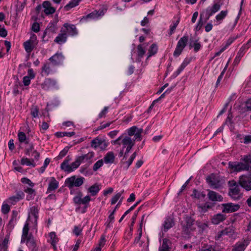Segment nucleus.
Here are the masks:
<instances>
[{
	"label": "nucleus",
	"instance_id": "8",
	"mask_svg": "<svg viewBox=\"0 0 251 251\" xmlns=\"http://www.w3.org/2000/svg\"><path fill=\"white\" fill-rule=\"evenodd\" d=\"M229 168L234 171L240 172L244 170H248L250 165L248 164H244L242 162H229Z\"/></svg>",
	"mask_w": 251,
	"mask_h": 251
},
{
	"label": "nucleus",
	"instance_id": "45",
	"mask_svg": "<svg viewBox=\"0 0 251 251\" xmlns=\"http://www.w3.org/2000/svg\"><path fill=\"white\" fill-rule=\"evenodd\" d=\"M136 156L137 152L135 151L130 157L128 161L124 162V164H126V169H128V168L131 165Z\"/></svg>",
	"mask_w": 251,
	"mask_h": 251
},
{
	"label": "nucleus",
	"instance_id": "20",
	"mask_svg": "<svg viewBox=\"0 0 251 251\" xmlns=\"http://www.w3.org/2000/svg\"><path fill=\"white\" fill-rule=\"evenodd\" d=\"M58 185L59 182L55 179V178L54 177H50L47 193H49L54 191L58 187Z\"/></svg>",
	"mask_w": 251,
	"mask_h": 251
},
{
	"label": "nucleus",
	"instance_id": "23",
	"mask_svg": "<svg viewBox=\"0 0 251 251\" xmlns=\"http://www.w3.org/2000/svg\"><path fill=\"white\" fill-rule=\"evenodd\" d=\"M175 225L173 219L171 217H167L164 221L163 226V231L167 232L170 228L174 226Z\"/></svg>",
	"mask_w": 251,
	"mask_h": 251
},
{
	"label": "nucleus",
	"instance_id": "31",
	"mask_svg": "<svg viewBox=\"0 0 251 251\" xmlns=\"http://www.w3.org/2000/svg\"><path fill=\"white\" fill-rule=\"evenodd\" d=\"M171 243V241L169 239L164 238L162 241V246L159 248V251H169V245Z\"/></svg>",
	"mask_w": 251,
	"mask_h": 251
},
{
	"label": "nucleus",
	"instance_id": "41",
	"mask_svg": "<svg viewBox=\"0 0 251 251\" xmlns=\"http://www.w3.org/2000/svg\"><path fill=\"white\" fill-rule=\"evenodd\" d=\"M194 220L191 217H187L186 219V225L185 227L188 230L191 229L192 226L194 225Z\"/></svg>",
	"mask_w": 251,
	"mask_h": 251
},
{
	"label": "nucleus",
	"instance_id": "24",
	"mask_svg": "<svg viewBox=\"0 0 251 251\" xmlns=\"http://www.w3.org/2000/svg\"><path fill=\"white\" fill-rule=\"evenodd\" d=\"M122 143L123 145V149L127 147H130L132 148L135 144V140H133L131 138L127 136H126L122 141Z\"/></svg>",
	"mask_w": 251,
	"mask_h": 251
},
{
	"label": "nucleus",
	"instance_id": "40",
	"mask_svg": "<svg viewBox=\"0 0 251 251\" xmlns=\"http://www.w3.org/2000/svg\"><path fill=\"white\" fill-rule=\"evenodd\" d=\"M24 46L27 52L30 53L33 50V46L30 40L27 41L24 43Z\"/></svg>",
	"mask_w": 251,
	"mask_h": 251
},
{
	"label": "nucleus",
	"instance_id": "49",
	"mask_svg": "<svg viewBox=\"0 0 251 251\" xmlns=\"http://www.w3.org/2000/svg\"><path fill=\"white\" fill-rule=\"evenodd\" d=\"M103 164V161L102 159H100L96 162L93 166V170L94 171H97L100 168Z\"/></svg>",
	"mask_w": 251,
	"mask_h": 251
},
{
	"label": "nucleus",
	"instance_id": "30",
	"mask_svg": "<svg viewBox=\"0 0 251 251\" xmlns=\"http://www.w3.org/2000/svg\"><path fill=\"white\" fill-rule=\"evenodd\" d=\"M146 50L143 48L142 45L141 44L137 46V55L138 57L137 59V61L140 62L141 61V59L143 58V56L145 54Z\"/></svg>",
	"mask_w": 251,
	"mask_h": 251
},
{
	"label": "nucleus",
	"instance_id": "46",
	"mask_svg": "<svg viewBox=\"0 0 251 251\" xmlns=\"http://www.w3.org/2000/svg\"><path fill=\"white\" fill-rule=\"evenodd\" d=\"M124 190H122L120 192L117 193L115 195H114L111 199V204H114L116 203V202L118 201V200L120 198L122 194L124 193Z\"/></svg>",
	"mask_w": 251,
	"mask_h": 251
},
{
	"label": "nucleus",
	"instance_id": "13",
	"mask_svg": "<svg viewBox=\"0 0 251 251\" xmlns=\"http://www.w3.org/2000/svg\"><path fill=\"white\" fill-rule=\"evenodd\" d=\"M63 26L65 28V29L64 30H65L66 33L67 32L68 35L74 36L78 34V32L75 25L65 23L63 25Z\"/></svg>",
	"mask_w": 251,
	"mask_h": 251
},
{
	"label": "nucleus",
	"instance_id": "35",
	"mask_svg": "<svg viewBox=\"0 0 251 251\" xmlns=\"http://www.w3.org/2000/svg\"><path fill=\"white\" fill-rule=\"evenodd\" d=\"M192 196L197 199H201L204 198L206 196V195L204 192L199 191L195 189L193 190Z\"/></svg>",
	"mask_w": 251,
	"mask_h": 251
},
{
	"label": "nucleus",
	"instance_id": "16",
	"mask_svg": "<svg viewBox=\"0 0 251 251\" xmlns=\"http://www.w3.org/2000/svg\"><path fill=\"white\" fill-rule=\"evenodd\" d=\"M81 163L82 162L80 159H79V157H77L75 161L71 163V165L65 167L66 169L64 171L68 173H71L74 170L77 169Z\"/></svg>",
	"mask_w": 251,
	"mask_h": 251
},
{
	"label": "nucleus",
	"instance_id": "62",
	"mask_svg": "<svg viewBox=\"0 0 251 251\" xmlns=\"http://www.w3.org/2000/svg\"><path fill=\"white\" fill-rule=\"evenodd\" d=\"M82 229L77 226H75L74 229L73 230V233L77 236L80 235L81 234Z\"/></svg>",
	"mask_w": 251,
	"mask_h": 251
},
{
	"label": "nucleus",
	"instance_id": "18",
	"mask_svg": "<svg viewBox=\"0 0 251 251\" xmlns=\"http://www.w3.org/2000/svg\"><path fill=\"white\" fill-rule=\"evenodd\" d=\"M60 32L54 39V42L58 44H62L66 42L67 38V35L65 30H63L61 29Z\"/></svg>",
	"mask_w": 251,
	"mask_h": 251
},
{
	"label": "nucleus",
	"instance_id": "43",
	"mask_svg": "<svg viewBox=\"0 0 251 251\" xmlns=\"http://www.w3.org/2000/svg\"><path fill=\"white\" fill-rule=\"evenodd\" d=\"M9 235H6L5 237V238L3 240L2 244L0 245V247H1V250H2L3 251H7V244L9 241Z\"/></svg>",
	"mask_w": 251,
	"mask_h": 251
},
{
	"label": "nucleus",
	"instance_id": "17",
	"mask_svg": "<svg viewBox=\"0 0 251 251\" xmlns=\"http://www.w3.org/2000/svg\"><path fill=\"white\" fill-rule=\"evenodd\" d=\"M248 243L247 240L238 242L233 247L232 251H244Z\"/></svg>",
	"mask_w": 251,
	"mask_h": 251
},
{
	"label": "nucleus",
	"instance_id": "59",
	"mask_svg": "<svg viewBox=\"0 0 251 251\" xmlns=\"http://www.w3.org/2000/svg\"><path fill=\"white\" fill-rule=\"evenodd\" d=\"M186 67L183 64H181L180 66L178 68V69L177 70L176 72H175L173 76L176 77L177 75H178L180 73L184 70V69Z\"/></svg>",
	"mask_w": 251,
	"mask_h": 251
},
{
	"label": "nucleus",
	"instance_id": "53",
	"mask_svg": "<svg viewBox=\"0 0 251 251\" xmlns=\"http://www.w3.org/2000/svg\"><path fill=\"white\" fill-rule=\"evenodd\" d=\"M179 20H177L176 21V22L174 23L173 25H170V32L169 33V35L171 36L174 32V31L176 30V26H177L178 24H179Z\"/></svg>",
	"mask_w": 251,
	"mask_h": 251
},
{
	"label": "nucleus",
	"instance_id": "4",
	"mask_svg": "<svg viewBox=\"0 0 251 251\" xmlns=\"http://www.w3.org/2000/svg\"><path fill=\"white\" fill-rule=\"evenodd\" d=\"M85 178L83 177H80L76 178L75 176L67 178L65 180V185L69 189H72L74 186L79 187L81 186L84 181Z\"/></svg>",
	"mask_w": 251,
	"mask_h": 251
},
{
	"label": "nucleus",
	"instance_id": "26",
	"mask_svg": "<svg viewBox=\"0 0 251 251\" xmlns=\"http://www.w3.org/2000/svg\"><path fill=\"white\" fill-rule=\"evenodd\" d=\"M246 50V46H242L240 49V50L237 54V56L234 60L233 63L235 65H237L239 63V62L241 60V58L243 56V55H244V54L245 53Z\"/></svg>",
	"mask_w": 251,
	"mask_h": 251
},
{
	"label": "nucleus",
	"instance_id": "29",
	"mask_svg": "<svg viewBox=\"0 0 251 251\" xmlns=\"http://www.w3.org/2000/svg\"><path fill=\"white\" fill-rule=\"evenodd\" d=\"M24 191L27 194L26 196V200L27 201L34 199L36 195V192L35 190L30 188H26L24 190Z\"/></svg>",
	"mask_w": 251,
	"mask_h": 251
},
{
	"label": "nucleus",
	"instance_id": "47",
	"mask_svg": "<svg viewBox=\"0 0 251 251\" xmlns=\"http://www.w3.org/2000/svg\"><path fill=\"white\" fill-rule=\"evenodd\" d=\"M18 212L16 210H13L12 211L11 219L9 222V225H11L12 226H14V223H15L16 221V218Z\"/></svg>",
	"mask_w": 251,
	"mask_h": 251
},
{
	"label": "nucleus",
	"instance_id": "19",
	"mask_svg": "<svg viewBox=\"0 0 251 251\" xmlns=\"http://www.w3.org/2000/svg\"><path fill=\"white\" fill-rule=\"evenodd\" d=\"M43 7L44 8V12L46 15L52 14L55 11V9L51 6L50 2L48 0L43 2Z\"/></svg>",
	"mask_w": 251,
	"mask_h": 251
},
{
	"label": "nucleus",
	"instance_id": "36",
	"mask_svg": "<svg viewBox=\"0 0 251 251\" xmlns=\"http://www.w3.org/2000/svg\"><path fill=\"white\" fill-rule=\"evenodd\" d=\"M75 134V132H57L55 133V136L58 138L64 136L71 137Z\"/></svg>",
	"mask_w": 251,
	"mask_h": 251
},
{
	"label": "nucleus",
	"instance_id": "56",
	"mask_svg": "<svg viewBox=\"0 0 251 251\" xmlns=\"http://www.w3.org/2000/svg\"><path fill=\"white\" fill-rule=\"evenodd\" d=\"M10 211V206L7 204H3L1 206V212L3 214H7Z\"/></svg>",
	"mask_w": 251,
	"mask_h": 251
},
{
	"label": "nucleus",
	"instance_id": "60",
	"mask_svg": "<svg viewBox=\"0 0 251 251\" xmlns=\"http://www.w3.org/2000/svg\"><path fill=\"white\" fill-rule=\"evenodd\" d=\"M21 182L25 184H27L29 185L31 187H33L34 185V184L31 181L30 179L26 177H23L21 179Z\"/></svg>",
	"mask_w": 251,
	"mask_h": 251
},
{
	"label": "nucleus",
	"instance_id": "50",
	"mask_svg": "<svg viewBox=\"0 0 251 251\" xmlns=\"http://www.w3.org/2000/svg\"><path fill=\"white\" fill-rule=\"evenodd\" d=\"M34 147L33 144L32 143L29 144V147L27 148H26L25 149V153L26 155L29 156L30 152H32V153L33 152V151H34Z\"/></svg>",
	"mask_w": 251,
	"mask_h": 251
},
{
	"label": "nucleus",
	"instance_id": "42",
	"mask_svg": "<svg viewBox=\"0 0 251 251\" xmlns=\"http://www.w3.org/2000/svg\"><path fill=\"white\" fill-rule=\"evenodd\" d=\"M222 233H224L225 235H227L229 237H231L234 233V230L232 227H228L226 228L224 230H222Z\"/></svg>",
	"mask_w": 251,
	"mask_h": 251
},
{
	"label": "nucleus",
	"instance_id": "3",
	"mask_svg": "<svg viewBox=\"0 0 251 251\" xmlns=\"http://www.w3.org/2000/svg\"><path fill=\"white\" fill-rule=\"evenodd\" d=\"M83 194L82 192L79 191L77 192V195L73 198V201L75 204L84 205L85 209H87L89 206V202L91 200V197L87 195L83 198H82Z\"/></svg>",
	"mask_w": 251,
	"mask_h": 251
},
{
	"label": "nucleus",
	"instance_id": "6",
	"mask_svg": "<svg viewBox=\"0 0 251 251\" xmlns=\"http://www.w3.org/2000/svg\"><path fill=\"white\" fill-rule=\"evenodd\" d=\"M188 39L187 35H184L179 39L173 53L175 57H178L180 55L183 49L186 46Z\"/></svg>",
	"mask_w": 251,
	"mask_h": 251
},
{
	"label": "nucleus",
	"instance_id": "52",
	"mask_svg": "<svg viewBox=\"0 0 251 251\" xmlns=\"http://www.w3.org/2000/svg\"><path fill=\"white\" fill-rule=\"evenodd\" d=\"M50 238L51 244H56L58 241V238L56 237L55 233L54 232H51L50 233Z\"/></svg>",
	"mask_w": 251,
	"mask_h": 251
},
{
	"label": "nucleus",
	"instance_id": "54",
	"mask_svg": "<svg viewBox=\"0 0 251 251\" xmlns=\"http://www.w3.org/2000/svg\"><path fill=\"white\" fill-rule=\"evenodd\" d=\"M201 251H215V247L211 245H204L201 248Z\"/></svg>",
	"mask_w": 251,
	"mask_h": 251
},
{
	"label": "nucleus",
	"instance_id": "7",
	"mask_svg": "<svg viewBox=\"0 0 251 251\" xmlns=\"http://www.w3.org/2000/svg\"><path fill=\"white\" fill-rule=\"evenodd\" d=\"M239 183L246 191L251 190V175L241 176L239 179Z\"/></svg>",
	"mask_w": 251,
	"mask_h": 251
},
{
	"label": "nucleus",
	"instance_id": "10",
	"mask_svg": "<svg viewBox=\"0 0 251 251\" xmlns=\"http://www.w3.org/2000/svg\"><path fill=\"white\" fill-rule=\"evenodd\" d=\"M57 23V21H54L53 22H50L48 24L46 29L44 31L43 38H44L48 33H55L58 30Z\"/></svg>",
	"mask_w": 251,
	"mask_h": 251
},
{
	"label": "nucleus",
	"instance_id": "2",
	"mask_svg": "<svg viewBox=\"0 0 251 251\" xmlns=\"http://www.w3.org/2000/svg\"><path fill=\"white\" fill-rule=\"evenodd\" d=\"M206 181L209 187L213 189L222 187L225 183L224 179L220 176L213 173L206 176Z\"/></svg>",
	"mask_w": 251,
	"mask_h": 251
},
{
	"label": "nucleus",
	"instance_id": "63",
	"mask_svg": "<svg viewBox=\"0 0 251 251\" xmlns=\"http://www.w3.org/2000/svg\"><path fill=\"white\" fill-rule=\"evenodd\" d=\"M28 230H29L28 225V224H26L25 225V226L23 227L22 235L24 236L28 237Z\"/></svg>",
	"mask_w": 251,
	"mask_h": 251
},
{
	"label": "nucleus",
	"instance_id": "14",
	"mask_svg": "<svg viewBox=\"0 0 251 251\" xmlns=\"http://www.w3.org/2000/svg\"><path fill=\"white\" fill-rule=\"evenodd\" d=\"M26 245L31 250L30 251H38V247L37 246L35 239L32 235H29L26 242Z\"/></svg>",
	"mask_w": 251,
	"mask_h": 251
},
{
	"label": "nucleus",
	"instance_id": "44",
	"mask_svg": "<svg viewBox=\"0 0 251 251\" xmlns=\"http://www.w3.org/2000/svg\"><path fill=\"white\" fill-rule=\"evenodd\" d=\"M72 160V158L69 156H67L65 159L63 161V162L61 164L60 168L61 169L65 171V167L67 166H69V162Z\"/></svg>",
	"mask_w": 251,
	"mask_h": 251
},
{
	"label": "nucleus",
	"instance_id": "11",
	"mask_svg": "<svg viewBox=\"0 0 251 251\" xmlns=\"http://www.w3.org/2000/svg\"><path fill=\"white\" fill-rule=\"evenodd\" d=\"M207 191L208 192L207 197L209 201L213 202L223 201V197L218 193L209 189H207Z\"/></svg>",
	"mask_w": 251,
	"mask_h": 251
},
{
	"label": "nucleus",
	"instance_id": "12",
	"mask_svg": "<svg viewBox=\"0 0 251 251\" xmlns=\"http://www.w3.org/2000/svg\"><path fill=\"white\" fill-rule=\"evenodd\" d=\"M224 208L222 210L223 212L231 213L237 211L240 206L238 204H235L232 203H224L222 204Z\"/></svg>",
	"mask_w": 251,
	"mask_h": 251
},
{
	"label": "nucleus",
	"instance_id": "55",
	"mask_svg": "<svg viewBox=\"0 0 251 251\" xmlns=\"http://www.w3.org/2000/svg\"><path fill=\"white\" fill-rule=\"evenodd\" d=\"M69 148L68 147H66L62 150L59 153L58 158H62L64 156H65L66 154L67 153L68 151H69Z\"/></svg>",
	"mask_w": 251,
	"mask_h": 251
},
{
	"label": "nucleus",
	"instance_id": "39",
	"mask_svg": "<svg viewBox=\"0 0 251 251\" xmlns=\"http://www.w3.org/2000/svg\"><path fill=\"white\" fill-rule=\"evenodd\" d=\"M157 51V47L156 44H153L151 45L150 49L149 50V55L148 58L154 55Z\"/></svg>",
	"mask_w": 251,
	"mask_h": 251
},
{
	"label": "nucleus",
	"instance_id": "21",
	"mask_svg": "<svg viewBox=\"0 0 251 251\" xmlns=\"http://www.w3.org/2000/svg\"><path fill=\"white\" fill-rule=\"evenodd\" d=\"M101 189V185L98 183H95L88 189V193L92 196H96Z\"/></svg>",
	"mask_w": 251,
	"mask_h": 251
},
{
	"label": "nucleus",
	"instance_id": "9",
	"mask_svg": "<svg viewBox=\"0 0 251 251\" xmlns=\"http://www.w3.org/2000/svg\"><path fill=\"white\" fill-rule=\"evenodd\" d=\"M64 57L61 53H56L50 57L49 60L55 66H58L63 64Z\"/></svg>",
	"mask_w": 251,
	"mask_h": 251
},
{
	"label": "nucleus",
	"instance_id": "64",
	"mask_svg": "<svg viewBox=\"0 0 251 251\" xmlns=\"http://www.w3.org/2000/svg\"><path fill=\"white\" fill-rule=\"evenodd\" d=\"M86 18H90V19H97L98 18V14L96 12V10L90 13L86 16Z\"/></svg>",
	"mask_w": 251,
	"mask_h": 251
},
{
	"label": "nucleus",
	"instance_id": "48",
	"mask_svg": "<svg viewBox=\"0 0 251 251\" xmlns=\"http://www.w3.org/2000/svg\"><path fill=\"white\" fill-rule=\"evenodd\" d=\"M227 14V11H222L221 12L216 16V19L217 21H221L224 19Z\"/></svg>",
	"mask_w": 251,
	"mask_h": 251
},
{
	"label": "nucleus",
	"instance_id": "32",
	"mask_svg": "<svg viewBox=\"0 0 251 251\" xmlns=\"http://www.w3.org/2000/svg\"><path fill=\"white\" fill-rule=\"evenodd\" d=\"M80 1L79 0H71L64 7V9L65 11H69L71 8L78 5Z\"/></svg>",
	"mask_w": 251,
	"mask_h": 251
},
{
	"label": "nucleus",
	"instance_id": "37",
	"mask_svg": "<svg viewBox=\"0 0 251 251\" xmlns=\"http://www.w3.org/2000/svg\"><path fill=\"white\" fill-rule=\"evenodd\" d=\"M102 139L99 138L98 137L95 138L94 139L91 143V147L97 149L98 147H100V145L101 142L102 141Z\"/></svg>",
	"mask_w": 251,
	"mask_h": 251
},
{
	"label": "nucleus",
	"instance_id": "15",
	"mask_svg": "<svg viewBox=\"0 0 251 251\" xmlns=\"http://www.w3.org/2000/svg\"><path fill=\"white\" fill-rule=\"evenodd\" d=\"M56 67L51 62H48L44 64L42 67V72H44L46 75L54 72V67Z\"/></svg>",
	"mask_w": 251,
	"mask_h": 251
},
{
	"label": "nucleus",
	"instance_id": "22",
	"mask_svg": "<svg viewBox=\"0 0 251 251\" xmlns=\"http://www.w3.org/2000/svg\"><path fill=\"white\" fill-rule=\"evenodd\" d=\"M56 81L51 78H47L42 84V87L43 89L48 90L50 88L55 86Z\"/></svg>",
	"mask_w": 251,
	"mask_h": 251
},
{
	"label": "nucleus",
	"instance_id": "28",
	"mask_svg": "<svg viewBox=\"0 0 251 251\" xmlns=\"http://www.w3.org/2000/svg\"><path fill=\"white\" fill-rule=\"evenodd\" d=\"M115 159L114 153L112 151L107 152L103 157V161L105 163H112Z\"/></svg>",
	"mask_w": 251,
	"mask_h": 251
},
{
	"label": "nucleus",
	"instance_id": "5",
	"mask_svg": "<svg viewBox=\"0 0 251 251\" xmlns=\"http://www.w3.org/2000/svg\"><path fill=\"white\" fill-rule=\"evenodd\" d=\"M230 188L229 191V196L234 200H238L240 199V187L236 181L232 180L228 182Z\"/></svg>",
	"mask_w": 251,
	"mask_h": 251
},
{
	"label": "nucleus",
	"instance_id": "1",
	"mask_svg": "<svg viewBox=\"0 0 251 251\" xmlns=\"http://www.w3.org/2000/svg\"><path fill=\"white\" fill-rule=\"evenodd\" d=\"M220 8L221 5L218 3H216L212 6H209L206 9L202 10L200 14V19L196 26V30L199 31L210 17L218 11Z\"/></svg>",
	"mask_w": 251,
	"mask_h": 251
},
{
	"label": "nucleus",
	"instance_id": "34",
	"mask_svg": "<svg viewBox=\"0 0 251 251\" xmlns=\"http://www.w3.org/2000/svg\"><path fill=\"white\" fill-rule=\"evenodd\" d=\"M189 46L190 48H194V51L196 52H198L201 47L200 43L198 42V40H196L194 42L191 41Z\"/></svg>",
	"mask_w": 251,
	"mask_h": 251
},
{
	"label": "nucleus",
	"instance_id": "27",
	"mask_svg": "<svg viewBox=\"0 0 251 251\" xmlns=\"http://www.w3.org/2000/svg\"><path fill=\"white\" fill-rule=\"evenodd\" d=\"M226 219V216L221 213L217 214L213 216L212 219V222L214 224H218Z\"/></svg>",
	"mask_w": 251,
	"mask_h": 251
},
{
	"label": "nucleus",
	"instance_id": "57",
	"mask_svg": "<svg viewBox=\"0 0 251 251\" xmlns=\"http://www.w3.org/2000/svg\"><path fill=\"white\" fill-rule=\"evenodd\" d=\"M39 109L37 106L32 107L31 109V114L34 118L37 117L38 116Z\"/></svg>",
	"mask_w": 251,
	"mask_h": 251
},
{
	"label": "nucleus",
	"instance_id": "51",
	"mask_svg": "<svg viewBox=\"0 0 251 251\" xmlns=\"http://www.w3.org/2000/svg\"><path fill=\"white\" fill-rule=\"evenodd\" d=\"M143 131L142 128L138 129L137 132L134 134L135 139L134 140L141 141L142 139L141 134Z\"/></svg>",
	"mask_w": 251,
	"mask_h": 251
},
{
	"label": "nucleus",
	"instance_id": "58",
	"mask_svg": "<svg viewBox=\"0 0 251 251\" xmlns=\"http://www.w3.org/2000/svg\"><path fill=\"white\" fill-rule=\"evenodd\" d=\"M211 207L212 205L208 202H206L203 205L199 206L204 212H206L208 209L211 208Z\"/></svg>",
	"mask_w": 251,
	"mask_h": 251
},
{
	"label": "nucleus",
	"instance_id": "33",
	"mask_svg": "<svg viewBox=\"0 0 251 251\" xmlns=\"http://www.w3.org/2000/svg\"><path fill=\"white\" fill-rule=\"evenodd\" d=\"M21 164L22 165H26L28 166H32L34 167L36 166L34 162V159H29L27 158H22L21 160Z\"/></svg>",
	"mask_w": 251,
	"mask_h": 251
},
{
	"label": "nucleus",
	"instance_id": "25",
	"mask_svg": "<svg viewBox=\"0 0 251 251\" xmlns=\"http://www.w3.org/2000/svg\"><path fill=\"white\" fill-rule=\"evenodd\" d=\"M78 157H79V159H80L82 162L86 161L89 163H92V159L94 157V153L93 151H91L86 154H84Z\"/></svg>",
	"mask_w": 251,
	"mask_h": 251
},
{
	"label": "nucleus",
	"instance_id": "38",
	"mask_svg": "<svg viewBox=\"0 0 251 251\" xmlns=\"http://www.w3.org/2000/svg\"><path fill=\"white\" fill-rule=\"evenodd\" d=\"M18 140L20 143L25 142V144H29V142L26 140L25 134L24 132H20L18 134Z\"/></svg>",
	"mask_w": 251,
	"mask_h": 251
},
{
	"label": "nucleus",
	"instance_id": "61",
	"mask_svg": "<svg viewBox=\"0 0 251 251\" xmlns=\"http://www.w3.org/2000/svg\"><path fill=\"white\" fill-rule=\"evenodd\" d=\"M138 128L136 126H133L128 129V134L129 136H133L137 132Z\"/></svg>",
	"mask_w": 251,
	"mask_h": 251
}]
</instances>
